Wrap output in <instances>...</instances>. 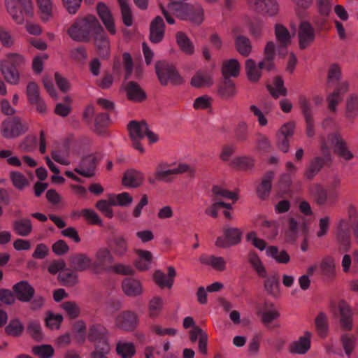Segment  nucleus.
Wrapping results in <instances>:
<instances>
[{
  "mask_svg": "<svg viewBox=\"0 0 358 358\" xmlns=\"http://www.w3.org/2000/svg\"><path fill=\"white\" fill-rule=\"evenodd\" d=\"M342 72L341 67L337 64L330 65L327 73V87H334V91L329 93L327 97L328 108L334 111L337 105L343 100V96L349 90L348 81H341Z\"/></svg>",
  "mask_w": 358,
  "mask_h": 358,
  "instance_id": "obj_1",
  "label": "nucleus"
},
{
  "mask_svg": "<svg viewBox=\"0 0 358 358\" xmlns=\"http://www.w3.org/2000/svg\"><path fill=\"white\" fill-rule=\"evenodd\" d=\"M101 24L94 15H87L78 18L69 29L68 34L76 41L85 42L90 41L98 31Z\"/></svg>",
  "mask_w": 358,
  "mask_h": 358,
  "instance_id": "obj_2",
  "label": "nucleus"
},
{
  "mask_svg": "<svg viewBox=\"0 0 358 358\" xmlns=\"http://www.w3.org/2000/svg\"><path fill=\"white\" fill-rule=\"evenodd\" d=\"M275 57V45L273 41L267 43L264 49V59L257 66L252 59L245 61V71L250 81L256 82L261 77L262 69L271 71L273 68V59Z\"/></svg>",
  "mask_w": 358,
  "mask_h": 358,
  "instance_id": "obj_3",
  "label": "nucleus"
},
{
  "mask_svg": "<svg viewBox=\"0 0 358 358\" xmlns=\"http://www.w3.org/2000/svg\"><path fill=\"white\" fill-rule=\"evenodd\" d=\"M24 64V57L17 53H8L1 62V71L6 80L11 85H17L20 73Z\"/></svg>",
  "mask_w": 358,
  "mask_h": 358,
  "instance_id": "obj_4",
  "label": "nucleus"
},
{
  "mask_svg": "<svg viewBox=\"0 0 358 358\" xmlns=\"http://www.w3.org/2000/svg\"><path fill=\"white\" fill-rule=\"evenodd\" d=\"M320 148L327 159H331L329 155L330 147H333L334 152L345 160H350L354 155L347 147L345 142L338 134H329L320 138Z\"/></svg>",
  "mask_w": 358,
  "mask_h": 358,
  "instance_id": "obj_5",
  "label": "nucleus"
},
{
  "mask_svg": "<svg viewBox=\"0 0 358 358\" xmlns=\"http://www.w3.org/2000/svg\"><path fill=\"white\" fill-rule=\"evenodd\" d=\"M168 8L174 15L181 20H189L195 24H200L203 20L204 11L199 4L169 3Z\"/></svg>",
  "mask_w": 358,
  "mask_h": 358,
  "instance_id": "obj_6",
  "label": "nucleus"
},
{
  "mask_svg": "<svg viewBox=\"0 0 358 358\" xmlns=\"http://www.w3.org/2000/svg\"><path fill=\"white\" fill-rule=\"evenodd\" d=\"M7 10L13 20L19 24L34 15V6L31 0H6Z\"/></svg>",
  "mask_w": 358,
  "mask_h": 358,
  "instance_id": "obj_7",
  "label": "nucleus"
},
{
  "mask_svg": "<svg viewBox=\"0 0 358 358\" xmlns=\"http://www.w3.org/2000/svg\"><path fill=\"white\" fill-rule=\"evenodd\" d=\"M29 125L17 117H9L2 122L1 133L6 139H13L28 131Z\"/></svg>",
  "mask_w": 358,
  "mask_h": 358,
  "instance_id": "obj_8",
  "label": "nucleus"
},
{
  "mask_svg": "<svg viewBox=\"0 0 358 358\" xmlns=\"http://www.w3.org/2000/svg\"><path fill=\"white\" fill-rule=\"evenodd\" d=\"M155 71L162 85H166L168 81L174 85L182 83V78L176 68L165 61L157 62L155 64Z\"/></svg>",
  "mask_w": 358,
  "mask_h": 358,
  "instance_id": "obj_9",
  "label": "nucleus"
},
{
  "mask_svg": "<svg viewBox=\"0 0 358 358\" xmlns=\"http://www.w3.org/2000/svg\"><path fill=\"white\" fill-rule=\"evenodd\" d=\"M129 138L132 142V146L143 153L145 149L141 143V141L145 136L148 126L144 120H132L127 125Z\"/></svg>",
  "mask_w": 358,
  "mask_h": 358,
  "instance_id": "obj_10",
  "label": "nucleus"
},
{
  "mask_svg": "<svg viewBox=\"0 0 358 358\" xmlns=\"http://www.w3.org/2000/svg\"><path fill=\"white\" fill-rule=\"evenodd\" d=\"M189 169V166L185 164H160L156 168L155 176L158 180L169 182L171 181V176L187 172Z\"/></svg>",
  "mask_w": 358,
  "mask_h": 358,
  "instance_id": "obj_11",
  "label": "nucleus"
},
{
  "mask_svg": "<svg viewBox=\"0 0 358 358\" xmlns=\"http://www.w3.org/2000/svg\"><path fill=\"white\" fill-rule=\"evenodd\" d=\"M138 317L136 313L130 310L118 313L115 318V326L124 331H130L136 328Z\"/></svg>",
  "mask_w": 358,
  "mask_h": 358,
  "instance_id": "obj_12",
  "label": "nucleus"
},
{
  "mask_svg": "<svg viewBox=\"0 0 358 358\" xmlns=\"http://www.w3.org/2000/svg\"><path fill=\"white\" fill-rule=\"evenodd\" d=\"M299 45L301 49L307 48L315 38V31L313 25L306 20H302L298 30Z\"/></svg>",
  "mask_w": 358,
  "mask_h": 358,
  "instance_id": "obj_13",
  "label": "nucleus"
},
{
  "mask_svg": "<svg viewBox=\"0 0 358 358\" xmlns=\"http://www.w3.org/2000/svg\"><path fill=\"white\" fill-rule=\"evenodd\" d=\"M223 234L215 241V245L218 248H226L236 245L241 241L242 233L238 228L224 229Z\"/></svg>",
  "mask_w": 358,
  "mask_h": 358,
  "instance_id": "obj_14",
  "label": "nucleus"
},
{
  "mask_svg": "<svg viewBox=\"0 0 358 358\" xmlns=\"http://www.w3.org/2000/svg\"><path fill=\"white\" fill-rule=\"evenodd\" d=\"M248 4L250 9L271 16L275 15L278 10V6L275 0H248Z\"/></svg>",
  "mask_w": 358,
  "mask_h": 358,
  "instance_id": "obj_15",
  "label": "nucleus"
},
{
  "mask_svg": "<svg viewBox=\"0 0 358 358\" xmlns=\"http://www.w3.org/2000/svg\"><path fill=\"white\" fill-rule=\"evenodd\" d=\"M310 193L318 205H334L337 200L336 195H328L327 190L320 184H315L310 189Z\"/></svg>",
  "mask_w": 358,
  "mask_h": 358,
  "instance_id": "obj_16",
  "label": "nucleus"
},
{
  "mask_svg": "<svg viewBox=\"0 0 358 358\" xmlns=\"http://www.w3.org/2000/svg\"><path fill=\"white\" fill-rule=\"evenodd\" d=\"M312 337L313 334L310 331H304L302 336L289 345V352L292 354H306L310 348Z\"/></svg>",
  "mask_w": 358,
  "mask_h": 358,
  "instance_id": "obj_17",
  "label": "nucleus"
},
{
  "mask_svg": "<svg viewBox=\"0 0 358 358\" xmlns=\"http://www.w3.org/2000/svg\"><path fill=\"white\" fill-rule=\"evenodd\" d=\"M236 50L244 57H248L252 51V44L249 38L241 34V29L234 27L232 30Z\"/></svg>",
  "mask_w": 358,
  "mask_h": 358,
  "instance_id": "obj_18",
  "label": "nucleus"
},
{
  "mask_svg": "<svg viewBox=\"0 0 358 358\" xmlns=\"http://www.w3.org/2000/svg\"><path fill=\"white\" fill-rule=\"evenodd\" d=\"M257 313L261 316L262 322L266 325L277 320L280 316L278 310L269 301H265L263 304L258 306Z\"/></svg>",
  "mask_w": 358,
  "mask_h": 358,
  "instance_id": "obj_19",
  "label": "nucleus"
},
{
  "mask_svg": "<svg viewBox=\"0 0 358 358\" xmlns=\"http://www.w3.org/2000/svg\"><path fill=\"white\" fill-rule=\"evenodd\" d=\"M27 95L31 104L36 105L38 112H45L46 106L39 94L38 85L35 82H29L27 86Z\"/></svg>",
  "mask_w": 358,
  "mask_h": 358,
  "instance_id": "obj_20",
  "label": "nucleus"
},
{
  "mask_svg": "<svg viewBox=\"0 0 358 358\" xmlns=\"http://www.w3.org/2000/svg\"><path fill=\"white\" fill-rule=\"evenodd\" d=\"M167 270V275H166L161 270H156L154 272V280L155 283L161 288H171L173 285L176 271L173 266H169Z\"/></svg>",
  "mask_w": 358,
  "mask_h": 358,
  "instance_id": "obj_21",
  "label": "nucleus"
},
{
  "mask_svg": "<svg viewBox=\"0 0 358 358\" xmlns=\"http://www.w3.org/2000/svg\"><path fill=\"white\" fill-rule=\"evenodd\" d=\"M13 289L17 299L22 302H29L34 295V289L27 281L16 283Z\"/></svg>",
  "mask_w": 358,
  "mask_h": 358,
  "instance_id": "obj_22",
  "label": "nucleus"
},
{
  "mask_svg": "<svg viewBox=\"0 0 358 358\" xmlns=\"http://www.w3.org/2000/svg\"><path fill=\"white\" fill-rule=\"evenodd\" d=\"M165 23L160 16L155 17L150 23V39L154 43H159L164 38Z\"/></svg>",
  "mask_w": 358,
  "mask_h": 358,
  "instance_id": "obj_23",
  "label": "nucleus"
},
{
  "mask_svg": "<svg viewBox=\"0 0 358 358\" xmlns=\"http://www.w3.org/2000/svg\"><path fill=\"white\" fill-rule=\"evenodd\" d=\"M95 259L96 266L93 268V271L94 273H99V268L106 271V268H108L106 265L113 263L114 262V257L108 248H101L95 254Z\"/></svg>",
  "mask_w": 358,
  "mask_h": 358,
  "instance_id": "obj_24",
  "label": "nucleus"
},
{
  "mask_svg": "<svg viewBox=\"0 0 358 358\" xmlns=\"http://www.w3.org/2000/svg\"><path fill=\"white\" fill-rule=\"evenodd\" d=\"M93 37L100 57L103 58L107 57L109 53V40L102 26L98 27L97 33Z\"/></svg>",
  "mask_w": 358,
  "mask_h": 358,
  "instance_id": "obj_25",
  "label": "nucleus"
},
{
  "mask_svg": "<svg viewBox=\"0 0 358 358\" xmlns=\"http://www.w3.org/2000/svg\"><path fill=\"white\" fill-rule=\"evenodd\" d=\"M96 10L99 17L102 20L108 31L110 34L115 35L116 34V29L114 24V20L108 7L103 3H99L96 6Z\"/></svg>",
  "mask_w": 358,
  "mask_h": 358,
  "instance_id": "obj_26",
  "label": "nucleus"
},
{
  "mask_svg": "<svg viewBox=\"0 0 358 358\" xmlns=\"http://www.w3.org/2000/svg\"><path fill=\"white\" fill-rule=\"evenodd\" d=\"M144 179L145 177L143 172L135 169H130L124 173L122 184L129 188H136L143 183Z\"/></svg>",
  "mask_w": 358,
  "mask_h": 358,
  "instance_id": "obj_27",
  "label": "nucleus"
},
{
  "mask_svg": "<svg viewBox=\"0 0 358 358\" xmlns=\"http://www.w3.org/2000/svg\"><path fill=\"white\" fill-rule=\"evenodd\" d=\"M136 259L134 264L136 269L140 271H145L150 269L152 262V254L146 250H136Z\"/></svg>",
  "mask_w": 358,
  "mask_h": 358,
  "instance_id": "obj_28",
  "label": "nucleus"
},
{
  "mask_svg": "<svg viewBox=\"0 0 358 358\" xmlns=\"http://www.w3.org/2000/svg\"><path fill=\"white\" fill-rule=\"evenodd\" d=\"M340 322L345 330H351L353 327L352 312L350 306L344 301L338 303Z\"/></svg>",
  "mask_w": 358,
  "mask_h": 358,
  "instance_id": "obj_29",
  "label": "nucleus"
},
{
  "mask_svg": "<svg viewBox=\"0 0 358 358\" xmlns=\"http://www.w3.org/2000/svg\"><path fill=\"white\" fill-rule=\"evenodd\" d=\"M199 261L201 264L209 266L218 271H222L226 269V261L222 257L203 254L199 258Z\"/></svg>",
  "mask_w": 358,
  "mask_h": 358,
  "instance_id": "obj_30",
  "label": "nucleus"
},
{
  "mask_svg": "<svg viewBox=\"0 0 358 358\" xmlns=\"http://www.w3.org/2000/svg\"><path fill=\"white\" fill-rule=\"evenodd\" d=\"M336 273V262L334 258L331 256L322 258L318 264V273L330 278L335 276Z\"/></svg>",
  "mask_w": 358,
  "mask_h": 358,
  "instance_id": "obj_31",
  "label": "nucleus"
},
{
  "mask_svg": "<svg viewBox=\"0 0 358 358\" xmlns=\"http://www.w3.org/2000/svg\"><path fill=\"white\" fill-rule=\"evenodd\" d=\"M95 168V157L92 155H89L82 159L78 167L75 169V171L81 176L91 177L94 173Z\"/></svg>",
  "mask_w": 358,
  "mask_h": 358,
  "instance_id": "obj_32",
  "label": "nucleus"
},
{
  "mask_svg": "<svg viewBox=\"0 0 358 358\" xmlns=\"http://www.w3.org/2000/svg\"><path fill=\"white\" fill-rule=\"evenodd\" d=\"M122 287L124 293L128 296H138L143 293L142 285L140 281L136 279H124Z\"/></svg>",
  "mask_w": 358,
  "mask_h": 358,
  "instance_id": "obj_33",
  "label": "nucleus"
},
{
  "mask_svg": "<svg viewBox=\"0 0 358 358\" xmlns=\"http://www.w3.org/2000/svg\"><path fill=\"white\" fill-rule=\"evenodd\" d=\"M115 350L121 358H132L136 354L134 343L125 339L117 341Z\"/></svg>",
  "mask_w": 358,
  "mask_h": 358,
  "instance_id": "obj_34",
  "label": "nucleus"
},
{
  "mask_svg": "<svg viewBox=\"0 0 358 358\" xmlns=\"http://www.w3.org/2000/svg\"><path fill=\"white\" fill-rule=\"evenodd\" d=\"M266 255L278 264H286L290 261L289 254L284 250H280L276 246H269L266 249Z\"/></svg>",
  "mask_w": 358,
  "mask_h": 358,
  "instance_id": "obj_35",
  "label": "nucleus"
},
{
  "mask_svg": "<svg viewBox=\"0 0 358 358\" xmlns=\"http://www.w3.org/2000/svg\"><path fill=\"white\" fill-rule=\"evenodd\" d=\"M350 224L348 220L341 219L337 223L336 238L341 244L348 246Z\"/></svg>",
  "mask_w": 358,
  "mask_h": 358,
  "instance_id": "obj_36",
  "label": "nucleus"
},
{
  "mask_svg": "<svg viewBox=\"0 0 358 358\" xmlns=\"http://www.w3.org/2000/svg\"><path fill=\"white\" fill-rule=\"evenodd\" d=\"M83 118L87 122H90L91 119H94V126L97 130L108 126L110 122L108 113H83Z\"/></svg>",
  "mask_w": 358,
  "mask_h": 358,
  "instance_id": "obj_37",
  "label": "nucleus"
},
{
  "mask_svg": "<svg viewBox=\"0 0 358 358\" xmlns=\"http://www.w3.org/2000/svg\"><path fill=\"white\" fill-rule=\"evenodd\" d=\"M222 72L224 78L236 77L240 72V64L236 59H231L223 62Z\"/></svg>",
  "mask_w": 358,
  "mask_h": 358,
  "instance_id": "obj_38",
  "label": "nucleus"
},
{
  "mask_svg": "<svg viewBox=\"0 0 358 358\" xmlns=\"http://www.w3.org/2000/svg\"><path fill=\"white\" fill-rule=\"evenodd\" d=\"M72 267L76 271H84L92 266V259L85 254L76 255L71 259Z\"/></svg>",
  "mask_w": 358,
  "mask_h": 358,
  "instance_id": "obj_39",
  "label": "nucleus"
},
{
  "mask_svg": "<svg viewBox=\"0 0 358 358\" xmlns=\"http://www.w3.org/2000/svg\"><path fill=\"white\" fill-rule=\"evenodd\" d=\"M13 229L18 236H27L31 232L33 227L30 220L22 218L14 221Z\"/></svg>",
  "mask_w": 358,
  "mask_h": 358,
  "instance_id": "obj_40",
  "label": "nucleus"
},
{
  "mask_svg": "<svg viewBox=\"0 0 358 358\" xmlns=\"http://www.w3.org/2000/svg\"><path fill=\"white\" fill-rule=\"evenodd\" d=\"M127 96L129 99L141 101L145 98V92L135 82L130 81L126 87Z\"/></svg>",
  "mask_w": 358,
  "mask_h": 358,
  "instance_id": "obj_41",
  "label": "nucleus"
},
{
  "mask_svg": "<svg viewBox=\"0 0 358 358\" xmlns=\"http://www.w3.org/2000/svg\"><path fill=\"white\" fill-rule=\"evenodd\" d=\"M248 262L259 277H267L266 268L257 253L253 252H250L248 255Z\"/></svg>",
  "mask_w": 358,
  "mask_h": 358,
  "instance_id": "obj_42",
  "label": "nucleus"
},
{
  "mask_svg": "<svg viewBox=\"0 0 358 358\" xmlns=\"http://www.w3.org/2000/svg\"><path fill=\"white\" fill-rule=\"evenodd\" d=\"M176 42L180 49L187 55H192L194 52V46L187 35L179 31L176 34Z\"/></svg>",
  "mask_w": 358,
  "mask_h": 358,
  "instance_id": "obj_43",
  "label": "nucleus"
},
{
  "mask_svg": "<svg viewBox=\"0 0 358 358\" xmlns=\"http://www.w3.org/2000/svg\"><path fill=\"white\" fill-rule=\"evenodd\" d=\"M273 178V173L272 172L267 173L257 187V193L261 199H265L269 195Z\"/></svg>",
  "mask_w": 358,
  "mask_h": 358,
  "instance_id": "obj_44",
  "label": "nucleus"
},
{
  "mask_svg": "<svg viewBox=\"0 0 358 358\" xmlns=\"http://www.w3.org/2000/svg\"><path fill=\"white\" fill-rule=\"evenodd\" d=\"M37 6L43 22L49 21L52 17L53 4L51 0H36Z\"/></svg>",
  "mask_w": 358,
  "mask_h": 358,
  "instance_id": "obj_45",
  "label": "nucleus"
},
{
  "mask_svg": "<svg viewBox=\"0 0 358 358\" xmlns=\"http://www.w3.org/2000/svg\"><path fill=\"white\" fill-rule=\"evenodd\" d=\"M315 326L317 334L320 336H325L329 331L327 315L324 312H320L315 317Z\"/></svg>",
  "mask_w": 358,
  "mask_h": 358,
  "instance_id": "obj_46",
  "label": "nucleus"
},
{
  "mask_svg": "<svg viewBox=\"0 0 358 358\" xmlns=\"http://www.w3.org/2000/svg\"><path fill=\"white\" fill-rule=\"evenodd\" d=\"M106 271L123 275H133L135 273L131 264L121 262H117L112 266H108V268H106Z\"/></svg>",
  "mask_w": 358,
  "mask_h": 358,
  "instance_id": "obj_47",
  "label": "nucleus"
},
{
  "mask_svg": "<svg viewBox=\"0 0 358 358\" xmlns=\"http://www.w3.org/2000/svg\"><path fill=\"white\" fill-rule=\"evenodd\" d=\"M191 84L195 87H203L212 84L209 73L206 71H198L192 78Z\"/></svg>",
  "mask_w": 358,
  "mask_h": 358,
  "instance_id": "obj_48",
  "label": "nucleus"
},
{
  "mask_svg": "<svg viewBox=\"0 0 358 358\" xmlns=\"http://www.w3.org/2000/svg\"><path fill=\"white\" fill-rule=\"evenodd\" d=\"M264 285L265 290L271 296L277 298L280 295L279 281L276 276L267 278Z\"/></svg>",
  "mask_w": 358,
  "mask_h": 358,
  "instance_id": "obj_49",
  "label": "nucleus"
},
{
  "mask_svg": "<svg viewBox=\"0 0 358 358\" xmlns=\"http://www.w3.org/2000/svg\"><path fill=\"white\" fill-rule=\"evenodd\" d=\"M0 159L4 160L9 166L14 167H20L22 162L20 159L14 153L12 150H0Z\"/></svg>",
  "mask_w": 358,
  "mask_h": 358,
  "instance_id": "obj_50",
  "label": "nucleus"
},
{
  "mask_svg": "<svg viewBox=\"0 0 358 358\" xmlns=\"http://www.w3.org/2000/svg\"><path fill=\"white\" fill-rule=\"evenodd\" d=\"M51 155L52 158L60 164L69 165L71 164V161L69 159V150L66 145L53 150Z\"/></svg>",
  "mask_w": 358,
  "mask_h": 358,
  "instance_id": "obj_51",
  "label": "nucleus"
},
{
  "mask_svg": "<svg viewBox=\"0 0 358 358\" xmlns=\"http://www.w3.org/2000/svg\"><path fill=\"white\" fill-rule=\"evenodd\" d=\"M275 34L281 47H286L291 41V36L288 29L282 24H276Z\"/></svg>",
  "mask_w": 358,
  "mask_h": 358,
  "instance_id": "obj_52",
  "label": "nucleus"
},
{
  "mask_svg": "<svg viewBox=\"0 0 358 358\" xmlns=\"http://www.w3.org/2000/svg\"><path fill=\"white\" fill-rule=\"evenodd\" d=\"M112 249L114 254L118 257H122L128 252V243L122 236L115 238L112 243Z\"/></svg>",
  "mask_w": 358,
  "mask_h": 358,
  "instance_id": "obj_53",
  "label": "nucleus"
},
{
  "mask_svg": "<svg viewBox=\"0 0 358 358\" xmlns=\"http://www.w3.org/2000/svg\"><path fill=\"white\" fill-rule=\"evenodd\" d=\"M10 179L13 186L19 190L24 189L29 185V180L20 171H13L10 172Z\"/></svg>",
  "mask_w": 358,
  "mask_h": 358,
  "instance_id": "obj_54",
  "label": "nucleus"
},
{
  "mask_svg": "<svg viewBox=\"0 0 358 358\" xmlns=\"http://www.w3.org/2000/svg\"><path fill=\"white\" fill-rule=\"evenodd\" d=\"M110 203L115 206H127L133 201V197L127 192L110 194Z\"/></svg>",
  "mask_w": 358,
  "mask_h": 358,
  "instance_id": "obj_55",
  "label": "nucleus"
},
{
  "mask_svg": "<svg viewBox=\"0 0 358 358\" xmlns=\"http://www.w3.org/2000/svg\"><path fill=\"white\" fill-rule=\"evenodd\" d=\"M341 341L345 353L348 356H350L355 347L357 342V336L352 334L345 333L341 336Z\"/></svg>",
  "mask_w": 358,
  "mask_h": 358,
  "instance_id": "obj_56",
  "label": "nucleus"
},
{
  "mask_svg": "<svg viewBox=\"0 0 358 358\" xmlns=\"http://www.w3.org/2000/svg\"><path fill=\"white\" fill-rule=\"evenodd\" d=\"M121 9L123 23L130 27L133 23L132 13L128 0H117Z\"/></svg>",
  "mask_w": 358,
  "mask_h": 358,
  "instance_id": "obj_57",
  "label": "nucleus"
},
{
  "mask_svg": "<svg viewBox=\"0 0 358 358\" xmlns=\"http://www.w3.org/2000/svg\"><path fill=\"white\" fill-rule=\"evenodd\" d=\"M59 280L64 285L73 286L78 282V276L76 273L65 268L59 273Z\"/></svg>",
  "mask_w": 358,
  "mask_h": 358,
  "instance_id": "obj_58",
  "label": "nucleus"
},
{
  "mask_svg": "<svg viewBox=\"0 0 358 358\" xmlns=\"http://www.w3.org/2000/svg\"><path fill=\"white\" fill-rule=\"evenodd\" d=\"M5 330L8 335L18 336L23 332L24 325L19 319L14 318L10 320Z\"/></svg>",
  "mask_w": 358,
  "mask_h": 358,
  "instance_id": "obj_59",
  "label": "nucleus"
},
{
  "mask_svg": "<svg viewBox=\"0 0 358 358\" xmlns=\"http://www.w3.org/2000/svg\"><path fill=\"white\" fill-rule=\"evenodd\" d=\"M163 300L162 298L155 296L150 299L148 305L149 315L152 318L158 317L163 308Z\"/></svg>",
  "mask_w": 358,
  "mask_h": 358,
  "instance_id": "obj_60",
  "label": "nucleus"
},
{
  "mask_svg": "<svg viewBox=\"0 0 358 358\" xmlns=\"http://www.w3.org/2000/svg\"><path fill=\"white\" fill-rule=\"evenodd\" d=\"M46 326L51 330H57L59 328L62 322L63 321V316L60 314H55L48 312L45 317Z\"/></svg>",
  "mask_w": 358,
  "mask_h": 358,
  "instance_id": "obj_61",
  "label": "nucleus"
},
{
  "mask_svg": "<svg viewBox=\"0 0 358 358\" xmlns=\"http://www.w3.org/2000/svg\"><path fill=\"white\" fill-rule=\"evenodd\" d=\"M235 85L234 82L229 78H224L219 88L220 95L224 98H228L235 94Z\"/></svg>",
  "mask_w": 358,
  "mask_h": 358,
  "instance_id": "obj_62",
  "label": "nucleus"
},
{
  "mask_svg": "<svg viewBox=\"0 0 358 358\" xmlns=\"http://www.w3.org/2000/svg\"><path fill=\"white\" fill-rule=\"evenodd\" d=\"M274 87L268 85V90L272 96L275 98L279 96V95H285L286 89L284 87V82L280 77H275L273 81Z\"/></svg>",
  "mask_w": 358,
  "mask_h": 358,
  "instance_id": "obj_63",
  "label": "nucleus"
},
{
  "mask_svg": "<svg viewBox=\"0 0 358 358\" xmlns=\"http://www.w3.org/2000/svg\"><path fill=\"white\" fill-rule=\"evenodd\" d=\"M324 164V159L320 157H315L310 163L306 171V176L308 178H313L321 169Z\"/></svg>",
  "mask_w": 358,
  "mask_h": 358,
  "instance_id": "obj_64",
  "label": "nucleus"
}]
</instances>
